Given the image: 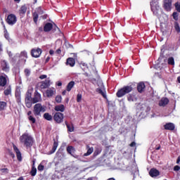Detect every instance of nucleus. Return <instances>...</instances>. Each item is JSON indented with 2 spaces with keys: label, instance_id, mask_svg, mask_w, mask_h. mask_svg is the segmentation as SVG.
I'll use <instances>...</instances> for the list:
<instances>
[{
  "label": "nucleus",
  "instance_id": "nucleus-1",
  "mask_svg": "<svg viewBox=\"0 0 180 180\" xmlns=\"http://www.w3.org/2000/svg\"><path fill=\"white\" fill-rule=\"evenodd\" d=\"M20 141L24 144L25 147H32L33 146V138L27 133H25L20 136Z\"/></svg>",
  "mask_w": 180,
  "mask_h": 180
},
{
  "label": "nucleus",
  "instance_id": "nucleus-2",
  "mask_svg": "<svg viewBox=\"0 0 180 180\" xmlns=\"http://www.w3.org/2000/svg\"><path fill=\"white\" fill-rule=\"evenodd\" d=\"M46 112V106L41 103H37L34 106L33 113L34 116H41V113Z\"/></svg>",
  "mask_w": 180,
  "mask_h": 180
},
{
  "label": "nucleus",
  "instance_id": "nucleus-3",
  "mask_svg": "<svg viewBox=\"0 0 180 180\" xmlns=\"http://www.w3.org/2000/svg\"><path fill=\"white\" fill-rule=\"evenodd\" d=\"M131 91H133V87H131V86H124L117 92V98H122V96H124L126 94L131 92Z\"/></svg>",
  "mask_w": 180,
  "mask_h": 180
},
{
  "label": "nucleus",
  "instance_id": "nucleus-4",
  "mask_svg": "<svg viewBox=\"0 0 180 180\" xmlns=\"http://www.w3.org/2000/svg\"><path fill=\"white\" fill-rule=\"evenodd\" d=\"M53 119L56 123H62L63 120H64V115L61 112H56L53 116Z\"/></svg>",
  "mask_w": 180,
  "mask_h": 180
},
{
  "label": "nucleus",
  "instance_id": "nucleus-5",
  "mask_svg": "<svg viewBox=\"0 0 180 180\" xmlns=\"http://www.w3.org/2000/svg\"><path fill=\"white\" fill-rule=\"evenodd\" d=\"M150 6L154 15H158V11H160V6H158L156 2L151 1Z\"/></svg>",
  "mask_w": 180,
  "mask_h": 180
},
{
  "label": "nucleus",
  "instance_id": "nucleus-6",
  "mask_svg": "<svg viewBox=\"0 0 180 180\" xmlns=\"http://www.w3.org/2000/svg\"><path fill=\"white\" fill-rule=\"evenodd\" d=\"M39 86L40 89H46L50 86V79H46L45 81H42L39 83Z\"/></svg>",
  "mask_w": 180,
  "mask_h": 180
},
{
  "label": "nucleus",
  "instance_id": "nucleus-7",
  "mask_svg": "<svg viewBox=\"0 0 180 180\" xmlns=\"http://www.w3.org/2000/svg\"><path fill=\"white\" fill-rule=\"evenodd\" d=\"M164 8L165 11L169 12L172 8V0H165Z\"/></svg>",
  "mask_w": 180,
  "mask_h": 180
},
{
  "label": "nucleus",
  "instance_id": "nucleus-8",
  "mask_svg": "<svg viewBox=\"0 0 180 180\" xmlns=\"http://www.w3.org/2000/svg\"><path fill=\"white\" fill-rule=\"evenodd\" d=\"M6 21L8 25H15L16 23V16L13 14H11L7 17Z\"/></svg>",
  "mask_w": 180,
  "mask_h": 180
},
{
  "label": "nucleus",
  "instance_id": "nucleus-9",
  "mask_svg": "<svg viewBox=\"0 0 180 180\" xmlns=\"http://www.w3.org/2000/svg\"><path fill=\"white\" fill-rule=\"evenodd\" d=\"M31 54L32 56V57H34L35 58H37L39 57H40L41 54V50L40 49H34L32 50L31 51Z\"/></svg>",
  "mask_w": 180,
  "mask_h": 180
},
{
  "label": "nucleus",
  "instance_id": "nucleus-10",
  "mask_svg": "<svg viewBox=\"0 0 180 180\" xmlns=\"http://www.w3.org/2000/svg\"><path fill=\"white\" fill-rule=\"evenodd\" d=\"M8 83V76L6 75L0 76V86H5Z\"/></svg>",
  "mask_w": 180,
  "mask_h": 180
},
{
  "label": "nucleus",
  "instance_id": "nucleus-11",
  "mask_svg": "<svg viewBox=\"0 0 180 180\" xmlns=\"http://www.w3.org/2000/svg\"><path fill=\"white\" fill-rule=\"evenodd\" d=\"M46 95L47 98H51L53 95H56V89L49 88L46 91Z\"/></svg>",
  "mask_w": 180,
  "mask_h": 180
},
{
  "label": "nucleus",
  "instance_id": "nucleus-12",
  "mask_svg": "<svg viewBox=\"0 0 180 180\" xmlns=\"http://www.w3.org/2000/svg\"><path fill=\"white\" fill-rule=\"evenodd\" d=\"M149 175L152 178H157L160 175V171H158L157 169H151L149 172Z\"/></svg>",
  "mask_w": 180,
  "mask_h": 180
},
{
  "label": "nucleus",
  "instance_id": "nucleus-13",
  "mask_svg": "<svg viewBox=\"0 0 180 180\" xmlns=\"http://www.w3.org/2000/svg\"><path fill=\"white\" fill-rule=\"evenodd\" d=\"M1 65L3 71H5L6 72L9 71V64L8 63V62H6V60H1Z\"/></svg>",
  "mask_w": 180,
  "mask_h": 180
},
{
  "label": "nucleus",
  "instance_id": "nucleus-14",
  "mask_svg": "<svg viewBox=\"0 0 180 180\" xmlns=\"http://www.w3.org/2000/svg\"><path fill=\"white\" fill-rule=\"evenodd\" d=\"M41 101V95L39 93H36L34 97L32 100V103H37Z\"/></svg>",
  "mask_w": 180,
  "mask_h": 180
},
{
  "label": "nucleus",
  "instance_id": "nucleus-15",
  "mask_svg": "<svg viewBox=\"0 0 180 180\" xmlns=\"http://www.w3.org/2000/svg\"><path fill=\"white\" fill-rule=\"evenodd\" d=\"M131 170L132 174H134V178H136V175H139V168H137V165H136V163L132 165Z\"/></svg>",
  "mask_w": 180,
  "mask_h": 180
},
{
  "label": "nucleus",
  "instance_id": "nucleus-16",
  "mask_svg": "<svg viewBox=\"0 0 180 180\" xmlns=\"http://www.w3.org/2000/svg\"><path fill=\"white\" fill-rule=\"evenodd\" d=\"M13 150L16 154V157L18 161H22V153H20V150L16 147V146H13Z\"/></svg>",
  "mask_w": 180,
  "mask_h": 180
},
{
  "label": "nucleus",
  "instance_id": "nucleus-17",
  "mask_svg": "<svg viewBox=\"0 0 180 180\" xmlns=\"http://www.w3.org/2000/svg\"><path fill=\"white\" fill-rule=\"evenodd\" d=\"M169 102V100H168V98H162L159 101L158 105H159V106H162V107L167 106V105H168Z\"/></svg>",
  "mask_w": 180,
  "mask_h": 180
},
{
  "label": "nucleus",
  "instance_id": "nucleus-18",
  "mask_svg": "<svg viewBox=\"0 0 180 180\" xmlns=\"http://www.w3.org/2000/svg\"><path fill=\"white\" fill-rule=\"evenodd\" d=\"M164 127L165 130H175V124L172 122L167 123L166 124H165Z\"/></svg>",
  "mask_w": 180,
  "mask_h": 180
},
{
  "label": "nucleus",
  "instance_id": "nucleus-19",
  "mask_svg": "<svg viewBox=\"0 0 180 180\" xmlns=\"http://www.w3.org/2000/svg\"><path fill=\"white\" fill-rule=\"evenodd\" d=\"M96 92H98V94H101L103 98H106V94L105 93V86H103V84H101V88H98L96 89Z\"/></svg>",
  "mask_w": 180,
  "mask_h": 180
},
{
  "label": "nucleus",
  "instance_id": "nucleus-20",
  "mask_svg": "<svg viewBox=\"0 0 180 180\" xmlns=\"http://www.w3.org/2000/svg\"><path fill=\"white\" fill-rule=\"evenodd\" d=\"M66 64L70 67H74V65H75V59L72 58H68L67 59Z\"/></svg>",
  "mask_w": 180,
  "mask_h": 180
},
{
  "label": "nucleus",
  "instance_id": "nucleus-21",
  "mask_svg": "<svg viewBox=\"0 0 180 180\" xmlns=\"http://www.w3.org/2000/svg\"><path fill=\"white\" fill-rule=\"evenodd\" d=\"M55 110L56 112H64L65 110V107L64 105H58L55 106Z\"/></svg>",
  "mask_w": 180,
  "mask_h": 180
},
{
  "label": "nucleus",
  "instance_id": "nucleus-22",
  "mask_svg": "<svg viewBox=\"0 0 180 180\" xmlns=\"http://www.w3.org/2000/svg\"><path fill=\"white\" fill-rule=\"evenodd\" d=\"M51 29H53V24L50 22L46 23L44 27V32H50Z\"/></svg>",
  "mask_w": 180,
  "mask_h": 180
},
{
  "label": "nucleus",
  "instance_id": "nucleus-23",
  "mask_svg": "<svg viewBox=\"0 0 180 180\" xmlns=\"http://www.w3.org/2000/svg\"><path fill=\"white\" fill-rule=\"evenodd\" d=\"M87 152L84 154V157H88V155H91L92 153H94V147L89 148V146H86Z\"/></svg>",
  "mask_w": 180,
  "mask_h": 180
},
{
  "label": "nucleus",
  "instance_id": "nucleus-24",
  "mask_svg": "<svg viewBox=\"0 0 180 180\" xmlns=\"http://www.w3.org/2000/svg\"><path fill=\"white\" fill-rule=\"evenodd\" d=\"M74 85H75V82L74 81L70 82L67 85L66 89L68 92H70L74 88Z\"/></svg>",
  "mask_w": 180,
  "mask_h": 180
},
{
  "label": "nucleus",
  "instance_id": "nucleus-25",
  "mask_svg": "<svg viewBox=\"0 0 180 180\" xmlns=\"http://www.w3.org/2000/svg\"><path fill=\"white\" fill-rule=\"evenodd\" d=\"M127 99L129 102H136L137 101V97L134 94H129Z\"/></svg>",
  "mask_w": 180,
  "mask_h": 180
},
{
  "label": "nucleus",
  "instance_id": "nucleus-26",
  "mask_svg": "<svg viewBox=\"0 0 180 180\" xmlns=\"http://www.w3.org/2000/svg\"><path fill=\"white\" fill-rule=\"evenodd\" d=\"M145 88H146V85L144 84V83L141 82L138 84L137 89L139 92H143Z\"/></svg>",
  "mask_w": 180,
  "mask_h": 180
},
{
  "label": "nucleus",
  "instance_id": "nucleus-27",
  "mask_svg": "<svg viewBox=\"0 0 180 180\" xmlns=\"http://www.w3.org/2000/svg\"><path fill=\"white\" fill-rule=\"evenodd\" d=\"M12 94V88L11 86H8L5 90H4V95L6 96H8V95H11Z\"/></svg>",
  "mask_w": 180,
  "mask_h": 180
},
{
  "label": "nucleus",
  "instance_id": "nucleus-28",
  "mask_svg": "<svg viewBox=\"0 0 180 180\" xmlns=\"http://www.w3.org/2000/svg\"><path fill=\"white\" fill-rule=\"evenodd\" d=\"M67 151L69 154L72 155V154H74V153H75V148H74V147H72V146H68L67 148Z\"/></svg>",
  "mask_w": 180,
  "mask_h": 180
},
{
  "label": "nucleus",
  "instance_id": "nucleus-29",
  "mask_svg": "<svg viewBox=\"0 0 180 180\" xmlns=\"http://www.w3.org/2000/svg\"><path fill=\"white\" fill-rule=\"evenodd\" d=\"M6 109V102L0 101V110H5Z\"/></svg>",
  "mask_w": 180,
  "mask_h": 180
},
{
  "label": "nucleus",
  "instance_id": "nucleus-30",
  "mask_svg": "<svg viewBox=\"0 0 180 180\" xmlns=\"http://www.w3.org/2000/svg\"><path fill=\"white\" fill-rule=\"evenodd\" d=\"M44 117L46 119V120H52L53 119V116H51V115H50L49 112L44 113Z\"/></svg>",
  "mask_w": 180,
  "mask_h": 180
},
{
  "label": "nucleus",
  "instance_id": "nucleus-31",
  "mask_svg": "<svg viewBox=\"0 0 180 180\" xmlns=\"http://www.w3.org/2000/svg\"><path fill=\"white\" fill-rule=\"evenodd\" d=\"M57 147H58V143L57 142H54L52 150L51 151L50 154H53L56 153V150H57Z\"/></svg>",
  "mask_w": 180,
  "mask_h": 180
},
{
  "label": "nucleus",
  "instance_id": "nucleus-32",
  "mask_svg": "<svg viewBox=\"0 0 180 180\" xmlns=\"http://www.w3.org/2000/svg\"><path fill=\"white\" fill-rule=\"evenodd\" d=\"M28 120L32 123V124H34V123H36V118H34V117H33V115L32 116H29L27 117Z\"/></svg>",
  "mask_w": 180,
  "mask_h": 180
},
{
  "label": "nucleus",
  "instance_id": "nucleus-33",
  "mask_svg": "<svg viewBox=\"0 0 180 180\" xmlns=\"http://www.w3.org/2000/svg\"><path fill=\"white\" fill-rule=\"evenodd\" d=\"M167 62L169 65H174L175 64V61L172 57L169 58Z\"/></svg>",
  "mask_w": 180,
  "mask_h": 180
},
{
  "label": "nucleus",
  "instance_id": "nucleus-34",
  "mask_svg": "<svg viewBox=\"0 0 180 180\" xmlns=\"http://www.w3.org/2000/svg\"><path fill=\"white\" fill-rule=\"evenodd\" d=\"M174 6H175L176 11L180 13V3L179 2L175 3Z\"/></svg>",
  "mask_w": 180,
  "mask_h": 180
},
{
  "label": "nucleus",
  "instance_id": "nucleus-35",
  "mask_svg": "<svg viewBox=\"0 0 180 180\" xmlns=\"http://www.w3.org/2000/svg\"><path fill=\"white\" fill-rule=\"evenodd\" d=\"M32 96H30V94H27L25 97V102H32Z\"/></svg>",
  "mask_w": 180,
  "mask_h": 180
},
{
  "label": "nucleus",
  "instance_id": "nucleus-36",
  "mask_svg": "<svg viewBox=\"0 0 180 180\" xmlns=\"http://www.w3.org/2000/svg\"><path fill=\"white\" fill-rule=\"evenodd\" d=\"M61 101H63V98L61 97V96H57L56 97V101L57 102V103H61Z\"/></svg>",
  "mask_w": 180,
  "mask_h": 180
},
{
  "label": "nucleus",
  "instance_id": "nucleus-37",
  "mask_svg": "<svg viewBox=\"0 0 180 180\" xmlns=\"http://www.w3.org/2000/svg\"><path fill=\"white\" fill-rule=\"evenodd\" d=\"M173 16V19H174V20H178V17L179 16V14L176 12H174L172 14Z\"/></svg>",
  "mask_w": 180,
  "mask_h": 180
},
{
  "label": "nucleus",
  "instance_id": "nucleus-38",
  "mask_svg": "<svg viewBox=\"0 0 180 180\" xmlns=\"http://www.w3.org/2000/svg\"><path fill=\"white\" fill-rule=\"evenodd\" d=\"M82 101V94H78L77 96V102H81Z\"/></svg>",
  "mask_w": 180,
  "mask_h": 180
},
{
  "label": "nucleus",
  "instance_id": "nucleus-39",
  "mask_svg": "<svg viewBox=\"0 0 180 180\" xmlns=\"http://www.w3.org/2000/svg\"><path fill=\"white\" fill-rule=\"evenodd\" d=\"M37 169H36V168H34V167H32V169L31 171V175L32 176H36V172H37Z\"/></svg>",
  "mask_w": 180,
  "mask_h": 180
},
{
  "label": "nucleus",
  "instance_id": "nucleus-40",
  "mask_svg": "<svg viewBox=\"0 0 180 180\" xmlns=\"http://www.w3.org/2000/svg\"><path fill=\"white\" fill-rule=\"evenodd\" d=\"M27 8L25 6H22L20 8V13H26Z\"/></svg>",
  "mask_w": 180,
  "mask_h": 180
},
{
  "label": "nucleus",
  "instance_id": "nucleus-41",
  "mask_svg": "<svg viewBox=\"0 0 180 180\" xmlns=\"http://www.w3.org/2000/svg\"><path fill=\"white\" fill-rule=\"evenodd\" d=\"M67 127L70 132L74 131V127L67 124Z\"/></svg>",
  "mask_w": 180,
  "mask_h": 180
},
{
  "label": "nucleus",
  "instance_id": "nucleus-42",
  "mask_svg": "<svg viewBox=\"0 0 180 180\" xmlns=\"http://www.w3.org/2000/svg\"><path fill=\"white\" fill-rule=\"evenodd\" d=\"M174 27H175V29H176V32H177V33H179V32H180V27H179V25L175 24Z\"/></svg>",
  "mask_w": 180,
  "mask_h": 180
},
{
  "label": "nucleus",
  "instance_id": "nucleus-43",
  "mask_svg": "<svg viewBox=\"0 0 180 180\" xmlns=\"http://www.w3.org/2000/svg\"><path fill=\"white\" fill-rule=\"evenodd\" d=\"M25 74L27 77H29V75H30V70L29 69H25Z\"/></svg>",
  "mask_w": 180,
  "mask_h": 180
},
{
  "label": "nucleus",
  "instance_id": "nucleus-44",
  "mask_svg": "<svg viewBox=\"0 0 180 180\" xmlns=\"http://www.w3.org/2000/svg\"><path fill=\"white\" fill-rule=\"evenodd\" d=\"M20 57H27V53L26 51L21 52Z\"/></svg>",
  "mask_w": 180,
  "mask_h": 180
},
{
  "label": "nucleus",
  "instance_id": "nucleus-45",
  "mask_svg": "<svg viewBox=\"0 0 180 180\" xmlns=\"http://www.w3.org/2000/svg\"><path fill=\"white\" fill-rule=\"evenodd\" d=\"M43 169H44V166L41 165H39L38 166V170L39 171H43Z\"/></svg>",
  "mask_w": 180,
  "mask_h": 180
},
{
  "label": "nucleus",
  "instance_id": "nucleus-46",
  "mask_svg": "<svg viewBox=\"0 0 180 180\" xmlns=\"http://www.w3.org/2000/svg\"><path fill=\"white\" fill-rule=\"evenodd\" d=\"M33 92V89H28L27 92V95H30L32 96V93Z\"/></svg>",
  "mask_w": 180,
  "mask_h": 180
},
{
  "label": "nucleus",
  "instance_id": "nucleus-47",
  "mask_svg": "<svg viewBox=\"0 0 180 180\" xmlns=\"http://www.w3.org/2000/svg\"><path fill=\"white\" fill-rule=\"evenodd\" d=\"M86 180H98V177L96 176L89 177Z\"/></svg>",
  "mask_w": 180,
  "mask_h": 180
},
{
  "label": "nucleus",
  "instance_id": "nucleus-48",
  "mask_svg": "<svg viewBox=\"0 0 180 180\" xmlns=\"http://www.w3.org/2000/svg\"><path fill=\"white\" fill-rule=\"evenodd\" d=\"M40 79H45V78H47V75H42L39 77Z\"/></svg>",
  "mask_w": 180,
  "mask_h": 180
},
{
  "label": "nucleus",
  "instance_id": "nucleus-49",
  "mask_svg": "<svg viewBox=\"0 0 180 180\" xmlns=\"http://www.w3.org/2000/svg\"><path fill=\"white\" fill-rule=\"evenodd\" d=\"M180 167L176 165L174 167V171H179Z\"/></svg>",
  "mask_w": 180,
  "mask_h": 180
},
{
  "label": "nucleus",
  "instance_id": "nucleus-50",
  "mask_svg": "<svg viewBox=\"0 0 180 180\" xmlns=\"http://www.w3.org/2000/svg\"><path fill=\"white\" fill-rule=\"evenodd\" d=\"M27 103V108H30V106H32V103H30V101H25Z\"/></svg>",
  "mask_w": 180,
  "mask_h": 180
},
{
  "label": "nucleus",
  "instance_id": "nucleus-51",
  "mask_svg": "<svg viewBox=\"0 0 180 180\" xmlns=\"http://www.w3.org/2000/svg\"><path fill=\"white\" fill-rule=\"evenodd\" d=\"M4 36H5V38H6L7 40L9 39V35H8L6 32H5Z\"/></svg>",
  "mask_w": 180,
  "mask_h": 180
},
{
  "label": "nucleus",
  "instance_id": "nucleus-52",
  "mask_svg": "<svg viewBox=\"0 0 180 180\" xmlns=\"http://www.w3.org/2000/svg\"><path fill=\"white\" fill-rule=\"evenodd\" d=\"M80 65H82V67H86V63H84V62H81L80 63Z\"/></svg>",
  "mask_w": 180,
  "mask_h": 180
},
{
  "label": "nucleus",
  "instance_id": "nucleus-53",
  "mask_svg": "<svg viewBox=\"0 0 180 180\" xmlns=\"http://www.w3.org/2000/svg\"><path fill=\"white\" fill-rule=\"evenodd\" d=\"M136 146V142H132L131 144H130V147H135Z\"/></svg>",
  "mask_w": 180,
  "mask_h": 180
},
{
  "label": "nucleus",
  "instance_id": "nucleus-54",
  "mask_svg": "<svg viewBox=\"0 0 180 180\" xmlns=\"http://www.w3.org/2000/svg\"><path fill=\"white\" fill-rule=\"evenodd\" d=\"M49 54H50L51 56H53V54H54V51H53L52 49H51V50L49 51Z\"/></svg>",
  "mask_w": 180,
  "mask_h": 180
},
{
  "label": "nucleus",
  "instance_id": "nucleus-55",
  "mask_svg": "<svg viewBox=\"0 0 180 180\" xmlns=\"http://www.w3.org/2000/svg\"><path fill=\"white\" fill-rule=\"evenodd\" d=\"M37 18H38L37 15L34 17V22L35 23L37 22Z\"/></svg>",
  "mask_w": 180,
  "mask_h": 180
},
{
  "label": "nucleus",
  "instance_id": "nucleus-56",
  "mask_svg": "<svg viewBox=\"0 0 180 180\" xmlns=\"http://www.w3.org/2000/svg\"><path fill=\"white\" fill-rule=\"evenodd\" d=\"M1 172H8V169H1Z\"/></svg>",
  "mask_w": 180,
  "mask_h": 180
},
{
  "label": "nucleus",
  "instance_id": "nucleus-57",
  "mask_svg": "<svg viewBox=\"0 0 180 180\" xmlns=\"http://www.w3.org/2000/svg\"><path fill=\"white\" fill-rule=\"evenodd\" d=\"M179 162H180V156H179L177 158L176 164H179Z\"/></svg>",
  "mask_w": 180,
  "mask_h": 180
},
{
  "label": "nucleus",
  "instance_id": "nucleus-58",
  "mask_svg": "<svg viewBox=\"0 0 180 180\" xmlns=\"http://www.w3.org/2000/svg\"><path fill=\"white\" fill-rule=\"evenodd\" d=\"M27 116H28V117H29V116H32V111H29V112H27Z\"/></svg>",
  "mask_w": 180,
  "mask_h": 180
},
{
  "label": "nucleus",
  "instance_id": "nucleus-59",
  "mask_svg": "<svg viewBox=\"0 0 180 180\" xmlns=\"http://www.w3.org/2000/svg\"><path fill=\"white\" fill-rule=\"evenodd\" d=\"M8 54L9 57H12V52L8 51Z\"/></svg>",
  "mask_w": 180,
  "mask_h": 180
},
{
  "label": "nucleus",
  "instance_id": "nucleus-60",
  "mask_svg": "<svg viewBox=\"0 0 180 180\" xmlns=\"http://www.w3.org/2000/svg\"><path fill=\"white\" fill-rule=\"evenodd\" d=\"M56 53H57L58 54H60V53H61V49H58V50L56 51Z\"/></svg>",
  "mask_w": 180,
  "mask_h": 180
},
{
  "label": "nucleus",
  "instance_id": "nucleus-61",
  "mask_svg": "<svg viewBox=\"0 0 180 180\" xmlns=\"http://www.w3.org/2000/svg\"><path fill=\"white\" fill-rule=\"evenodd\" d=\"M61 85H63V83H61L60 82H58V86H61Z\"/></svg>",
  "mask_w": 180,
  "mask_h": 180
},
{
  "label": "nucleus",
  "instance_id": "nucleus-62",
  "mask_svg": "<svg viewBox=\"0 0 180 180\" xmlns=\"http://www.w3.org/2000/svg\"><path fill=\"white\" fill-rule=\"evenodd\" d=\"M10 155H11L12 158H15V154L10 153Z\"/></svg>",
  "mask_w": 180,
  "mask_h": 180
},
{
  "label": "nucleus",
  "instance_id": "nucleus-63",
  "mask_svg": "<svg viewBox=\"0 0 180 180\" xmlns=\"http://www.w3.org/2000/svg\"><path fill=\"white\" fill-rule=\"evenodd\" d=\"M49 60H50V57L46 58V63H49Z\"/></svg>",
  "mask_w": 180,
  "mask_h": 180
},
{
  "label": "nucleus",
  "instance_id": "nucleus-64",
  "mask_svg": "<svg viewBox=\"0 0 180 180\" xmlns=\"http://www.w3.org/2000/svg\"><path fill=\"white\" fill-rule=\"evenodd\" d=\"M177 79H178V82H179V84H180V77H179L177 78Z\"/></svg>",
  "mask_w": 180,
  "mask_h": 180
}]
</instances>
